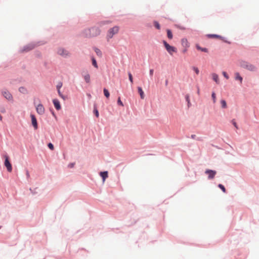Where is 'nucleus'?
Returning a JSON list of instances; mask_svg holds the SVG:
<instances>
[{"label": "nucleus", "instance_id": "38", "mask_svg": "<svg viewBox=\"0 0 259 259\" xmlns=\"http://www.w3.org/2000/svg\"><path fill=\"white\" fill-rule=\"evenodd\" d=\"M211 98L213 100V102L215 103L216 102V95L214 92H212Z\"/></svg>", "mask_w": 259, "mask_h": 259}, {"label": "nucleus", "instance_id": "31", "mask_svg": "<svg viewBox=\"0 0 259 259\" xmlns=\"http://www.w3.org/2000/svg\"><path fill=\"white\" fill-rule=\"evenodd\" d=\"M63 85V83L61 81H59L58 82L57 85H56V89L57 92L60 91L61 88H62Z\"/></svg>", "mask_w": 259, "mask_h": 259}, {"label": "nucleus", "instance_id": "4", "mask_svg": "<svg viewBox=\"0 0 259 259\" xmlns=\"http://www.w3.org/2000/svg\"><path fill=\"white\" fill-rule=\"evenodd\" d=\"M162 44L165 50L170 55H172L174 53L177 52V48L174 46L170 45L165 40H162Z\"/></svg>", "mask_w": 259, "mask_h": 259}, {"label": "nucleus", "instance_id": "40", "mask_svg": "<svg viewBox=\"0 0 259 259\" xmlns=\"http://www.w3.org/2000/svg\"><path fill=\"white\" fill-rule=\"evenodd\" d=\"M185 100L187 102V103L190 101V96L189 94H186L185 95Z\"/></svg>", "mask_w": 259, "mask_h": 259}, {"label": "nucleus", "instance_id": "54", "mask_svg": "<svg viewBox=\"0 0 259 259\" xmlns=\"http://www.w3.org/2000/svg\"><path fill=\"white\" fill-rule=\"evenodd\" d=\"M2 228V226L0 225V229Z\"/></svg>", "mask_w": 259, "mask_h": 259}, {"label": "nucleus", "instance_id": "13", "mask_svg": "<svg viewBox=\"0 0 259 259\" xmlns=\"http://www.w3.org/2000/svg\"><path fill=\"white\" fill-rule=\"evenodd\" d=\"M52 102H53V104L55 109L59 111L61 109V105L60 102L58 99H57V98L53 99L52 100Z\"/></svg>", "mask_w": 259, "mask_h": 259}, {"label": "nucleus", "instance_id": "49", "mask_svg": "<svg viewBox=\"0 0 259 259\" xmlns=\"http://www.w3.org/2000/svg\"><path fill=\"white\" fill-rule=\"evenodd\" d=\"M197 94H198V95L200 94V90H199V87H197Z\"/></svg>", "mask_w": 259, "mask_h": 259}, {"label": "nucleus", "instance_id": "46", "mask_svg": "<svg viewBox=\"0 0 259 259\" xmlns=\"http://www.w3.org/2000/svg\"><path fill=\"white\" fill-rule=\"evenodd\" d=\"M26 176H27V177L28 178L30 177V175H29V171L28 170H26Z\"/></svg>", "mask_w": 259, "mask_h": 259}, {"label": "nucleus", "instance_id": "24", "mask_svg": "<svg viewBox=\"0 0 259 259\" xmlns=\"http://www.w3.org/2000/svg\"><path fill=\"white\" fill-rule=\"evenodd\" d=\"M93 49L95 53H96L97 55L100 57H101L102 56V53L101 51L98 49V48L95 47L93 48Z\"/></svg>", "mask_w": 259, "mask_h": 259}, {"label": "nucleus", "instance_id": "18", "mask_svg": "<svg viewBox=\"0 0 259 259\" xmlns=\"http://www.w3.org/2000/svg\"><path fill=\"white\" fill-rule=\"evenodd\" d=\"M91 60L92 61V65L96 68H98V65L95 57L94 56H91Z\"/></svg>", "mask_w": 259, "mask_h": 259}, {"label": "nucleus", "instance_id": "22", "mask_svg": "<svg viewBox=\"0 0 259 259\" xmlns=\"http://www.w3.org/2000/svg\"><path fill=\"white\" fill-rule=\"evenodd\" d=\"M166 31L167 38L169 39H172L173 34L171 30L170 29H166Z\"/></svg>", "mask_w": 259, "mask_h": 259}, {"label": "nucleus", "instance_id": "39", "mask_svg": "<svg viewBox=\"0 0 259 259\" xmlns=\"http://www.w3.org/2000/svg\"><path fill=\"white\" fill-rule=\"evenodd\" d=\"M222 73L225 78L227 79L229 78V76L226 72L223 71Z\"/></svg>", "mask_w": 259, "mask_h": 259}, {"label": "nucleus", "instance_id": "16", "mask_svg": "<svg viewBox=\"0 0 259 259\" xmlns=\"http://www.w3.org/2000/svg\"><path fill=\"white\" fill-rule=\"evenodd\" d=\"M181 45L183 47L188 48L189 47V44L188 41V40L186 38H183L181 39Z\"/></svg>", "mask_w": 259, "mask_h": 259}, {"label": "nucleus", "instance_id": "20", "mask_svg": "<svg viewBox=\"0 0 259 259\" xmlns=\"http://www.w3.org/2000/svg\"><path fill=\"white\" fill-rule=\"evenodd\" d=\"M235 79L239 81L240 83H242L243 77L240 75L239 72H236L235 73Z\"/></svg>", "mask_w": 259, "mask_h": 259}, {"label": "nucleus", "instance_id": "1", "mask_svg": "<svg viewBox=\"0 0 259 259\" xmlns=\"http://www.w3.org/2000/svg\"><path fill=\"white\" fill-rule=\"evenodd\" d=\"M101 33V30L98 27L93 26L89 29H84L82 34L85 37L91 38L98 36Z\"/></svg>", "mask_w": 259, "mask_h": 259}, {"label": "nucleus", "instance_id": "5", "mask_svg": "<svg viewBox=\"0 0 259 259\" xmlns=\"http://www.w3.org/2000/svg\"><path fill=\"white\" fill-rule=\"evenodd\" d=\"M119 31V27L118 26H114V27L110 28L107 32V39L108 40L113 37V35L117 33Z\"/></svg>", "mask_w": 259, "mask_h": 259}, {"label": "nucleus", "instance_id": "11", "mask_svg": "<svg viewBox=\"0 0 259 259\" xmlns=\"http://www.w3.org/2000/svg\"><path fill=\"white\" fill-rule=\"evenodd\" d=\"M34 104L35 105V102ZM36 112L39 115H42L45 113V109L44 105L41 103H39L37 105H35Z\"/></svg>", "mask_w": 259, "mask_h": 259}, {"label": "nucleus", "instance_id": "9", "mask_svg": "<svg viewBox=\"0 0 259 259\" xmlns=\"http://www.w3.org/2000/svg\"><path fill=\"white\" fill-rule=\"evenodd\" d=\"M2 95L7 100L9 101H13V98L11 93L7 89L2 91Z\"/></svg>", "mask_w": 259, "mask_h": 259}, {"label": "nucleus", "instance_id": "29", "mask_svg": "<svg viewBox=\"0 0 259 259\" xmlns=\"http://www.w3.org/2000/svg\"><path fill=\"white\" fill-rule=\"evenodd\" d=\"M218 187L223 191V193H227V190H226V188L224 185H223L222 184H219L218 185Z\"/></svg>", "mask_w": 259, "mask_h": 259}, {"label": "nucleus", "instance_id": "14", "mask_svg": "<svg viewBox=\"0 0 259 259\" xmlns=\"http://www.w3.org/2000/svg\"><path fill=\"white\" fill-rule=\"evenodd\" d=\"M99 175L101 177L102 181L104 182L106 179L108 177V171H101L99 172Z\"/></svg>", "mask_w": 259, "mask_h": 259}, {"label": "nucleus", "instance_id": "21", "mask_svg": "<svg viewBox=\"0 0 259 259\" xmlns=\"http://www.w3.org/2000/svg\"><path fill=\"white\" fill-rule=\"evenodd\" d=\"M212 78L213 80L216 82V83H217V84L219 83V82H220L219 77V75L217 74H216L215 73H213L212 74Z\"/></svg>", "mask_w": 259, "mask_h": 259}, {"label": "nucleus", "instance_id": "35", "mask_svg": "<svg viewBox=\"0 0 259 259\" xmlns=\"http://www.w3.org/2000/svg\"><path fill=\"white\" fill-rule=\"evenodd\" d=\"M175 26L176 28H177L180 30H184L186 29V28L185 27L182 26L180 25V24H175Z\"/></svg>", "mask_w": 259, "mask_h": 259}, {"label": "nucleus", "instance_id": "37", "mask_svg": "<svg viewBox=\"0 0 259 259\" xmlns=\"http://www.w3.org/2000/svg\"><path fill=\"white\" fill-rule=\"evenodd\" d=\"M48 147L51 150H54V145L51 143L49 142L48 145Z\"/></svg>", "mask_w": 259, "mask_h": 259}, {"label": "nucleus", "instance_id": "2", "mask_svg": "<svg viewBox=\"0 0 259 259\" xmlns=\"http://www.w3.org/2000/svg\"><path fill=\"white\" fill-rule=\"evenodd\" d=\"M40 45V41L30 42L24 46L22 48L20 49V50H19V52L21 53L28 52L34 49L37 46H39Z\"/></svg>", "mask_w": 259, "mask_h": 259}, {"label": "nucleus", "instance_id": "19", "mask_svg": "<svg viewBox=\"0 0 259 259\" xmlns=\"http://www.w3.org/2000/svg\"><path fill=\"white\" fill-rule=\"evenodd\" d=\"M195 47L197 50H199V51H200L201 52H205V53L208 52V50L207 48L201 47L199 44H196Z\"/></svg>", "mask_w": 259, "mask_h": 259}, {"label": "nucleus", "instance_id": "3", "mask_svg": "<svg viewBox=\"0 0 259 259\" xmlns=\"http://www.w3.org/2000/svg\"><path fill=\"white\" fill-rule=\"evenodd\" d=\"M239 65L241 67L250 71H255L257 70V68L254 65L249 64L248 62L244 60H240L239 61Z\"/></svg>", "mask_w": 259, "mask_h": 259}, {"label": "nucleus", "instance_id": "6", "mask_svg": "<svg viewBox=\"0 0 259 259\" xmlns=\"http://www.w3.org/2000/svg\"><path fill=\"white\" fill-rule=\"evenodd\" d=\"M207 37L209 38H218L223 40L224 42L230 45L231 42L228 40L226 37L217 34H208L206 35Z\"/></svg>", "mask_w": 259, "mask_h": 259}, {"label": "nucleus", "instance_id": "36", "mask_svg": "<svg viewBox=\"0 0 259 259\" xmlns=\"http://www.w3.org/2000/svg\"><path fill=\"white\" fill-rule=\"evenodd\" d=\"M192 70L195 72L196 74H199V69L196 67V66H192Z\"/></svg>", "mask_w": 259, "mask_h": 259}, {"label": "nucleus", "instance_id": "23", "mask_svg": "<svg viewBox=\"0 0 259 259\" xmlns=\"http://www.w3.org/2000/svg\"><path fill=\"white\" fill-rule=\"evenodd\" d=\"M19 92L24 95H26L28 94L27 89L24 87H20L18 89Z\"/></svg>", "mask_w": 259, "mask_h": 259}, {"label": "nucleus", "instance_id": "42", "mask_svg": "<svg viewBox=\"0 0 259 259\" xmlns=\"http://www.w3.org/2000/svg\"><path fill=\"white\" fill-rule=\"evenodd\" d=\"M154 73V69H150L149 70V75L151 77L153 76Z\"/></svg>", "mask_w": 259, "mask_h": 259}, {"label": "nucleus", "instance_id": "52", "mask_svg": "<svg viewBox=\"0 0 259 259\" xmlns=\"http://www.w3.org/2000/svg\"><path fill=\"white\" fill-rule=\"evenodd\" d=\"M168 83V80H165V85H167Z\"/></svg>", "mask_w": 259, "mask_h": 259}, {"label": "nucleus", "instance_id": "45", "mask_svg": "<svg viewBox=\"0 0 259 259\" xmlns=\"http://www.w3.org/2000/svg\"><path fill=\"white\" fill-rule=\"evenodd\" d=\"M187 51V48H185L182 50V53H185Z\"/></svg>", "mask_w": 259, "mask_h": 259}, {"label": "nucleus", "instance_id": "26", "mask_svg": "<svg viewBox=\"0 0 259 259\" xmlns=\"http://www.w3.org/2000/svg\"><path fill=\"white\" fill-rule=\"evenodd\" d=\"M103 93H104V95L105 96V97L106 98H109V97H110V92H109L108 90L106 88H104L103 89Z\"/></svg>", "mask_w": 259, "mask_h": 259}, {"label": "nucleus", "instance_id": "47", "mask_svg": "<svg viewBox=\"0 0 259 259\" xmlns=\"http://www.w3.org/2000/svg\"><path fill=\"white\" fill-rule=\"evenodd\" d=\"M187 106L188 107H190L191 106V103L190 101L187 102Z\"/></svg>", "mask_w": 259, "mask_h": 259}, {"label": "nucleus", "instance_id": "15", "mask_svg": "<svg viewBox=\"0 0 259 259\" xmlns=\"http://www.w3.org/2000/svg\"><path fill=\"white\" fill-rule=\"evenodd\" d=\"M93 112L96 117L98 118L99 117V112L97 108V105L96 103L94 104Z\"/></svg>", "mask_w": 259, "mask_h": 259}, {"label": "nucleus", "instance_id": "17", "mask_svg": "<svg viewBox=\"0 0 259 259\" xmlns=\"http://www.w3.org/2000/svg\"><path fill=\"white\" fill-rule=\"evenodd\" d=\"M137 90H138V92L140 96V98L142 99H144L145 98V94H144V92L142 87H138Z\"/></svg>", "mask_w": 259, "mask_h": 259}, {"label": "nucleus", "instance_id": "30", "mask_svg": "<svg viewBox=\"0 0 259 259\" xmlns=\"http://www.w3.org/2000/svg\"><path fill=\"white\" fill-rule=\"evenodd\" d=\"M58 95L60 97H61L64 101L68 99V97L67 96L64 95L60 91L57 92Z\"/></svg>", "mask_w": 259, "mask_h": 259}, {"label": "nucleus", "instance_id": "7", "mask_svg": "<svg viewBox=\"0 0 259 259\" xmlns=\"http://www.w3.org/2000/svg\"><path fill=\"white\" fill-rule=\"evenodd\" d=\"M4 157L5 158L4 165L8 172H11L12 171V165L10 161V157L7 154H5Z\"/></svg>", "mask_w": 259, "mask_h": 259}, {"label": "nucleus", "instance_id": "25", "mask_svg": "<svg viewBox=\"0 0 259 259\" xmlns=\"http://www.w3.org/2000/svg\"><path fill=\"white\" fill-rule=\"evenodd\" d=\"M153 23L154 26L155 27V28L156 29H157V30L160 29V28H161L160 24L157 21L154 20Z\"/></svg>", "mask_w": 259, "mask_h": 259}, {"label": "nucleus", "instance_id": "48", "mask_svg": "<svg viewBox=\"0 0 259 259\" xmlns=\"http://www.w3.org/2000/svg\"><path fill=\"white\" fill-rule=\"evenodd\" d=\"M196 135H192L191 136V138L192 139H194L196 138Z\"/></svg>", "mask_w": 259, "mask_h": 259}, {"label": "nucleus", "instance_id": "43", "mask_svg": "<svg viewBox=\"0 0 259 259\" xmlns=\"http://www.w3.org/2000/svg\"><path fill=\"white\" fill-rule=\"evenodd\" d=\"M74 165H75L74 162H71L68 164V166L69 168H73L74 166Z\"/></svg>", "mask_w": 259, "mask_h": 259}, {"label": "nucleus", "instance_id": "34", "mask_svg": "<svg viewBox=\"0 0 259 259\" xmlns=\"http://www.w3.org/2000/svg\"><path fill=\"white\" fill-rule=\"evenodd\" d=\"M50 111L52 114V115H53V116L55 118V119H57V116L56 115V114L54 111V110L52 108H50Z\"/></svg>", "mask_w": 259, "mask_h": 259}, {"label": "nucleus", "instance_id": "12", "mask_svg": "<svg viewBox=\"0 0 259 259\" xmlns=\"http://www.w3.org/2000/svg\"><path fill=\"white\" fill-rule=\"evenodd\" d=\"M205 174L208 175V179L212 180L214 178L217 171L215 170L206 169L205 171Z\"/></svg>", "mask_w": 259, "mask_h": 259}, {"label": "nucleus", "instance_id": "32", "mask_svg": "<svg viewBox=\"0 0 259 259\" xmlns=\"http://www.w3.org/2000/svg\"><path fill=\"white\" fill-rule=\"evenodd\" d=\"M117 104L120 106H122V107L124 106V104H123L122 101L121 100L120 97H118L117 98Z\"/></svg>", "mask_w": 259, "mask_h": 259}, {"label": "nucleus", "instance_id": "33", "mask_svg": "<svg viewBox=\"0 0 259 259\" xmlns=\"http://www.w3.org/2000/svg\"><path fill=\"white\" fill-rule=\"evenodd\" d=\"M128 79L131 83L133 84L134 83L133 77L131 72H128Z\"/></svg>", "mask_w": 259, "mask_h": 259}, {"label": "nucleus", "instance_id": "28", "mask_svg": "<svg viewBox=\"0 0 259 259\" xmlns=\"http://www.w3.org/2000/svg\"><path fill=\"white\" fill-rule=\"evenodd\" d=\"M220 103L222 108L225 109L227 107V102L224 99H222L220 101Z\"/></svg>", "mask_w": 259, "mask_h": 259}, {"label": "nucleus", "instance_id": "53", "mask_svg": "<svg viewBox=\"0 0 259 259\" xmlns=\"http://www.w3.org/2000/svg\"><path fill=\"white\" fill-rule=\"evenodd\" d=\"M1 112H3V113H4V112H5V109H4V110H1Z\"/></svg>", "mask_w": 259, "mask_h": 259}, {"label": "nucleus", "instance_id": "41", "mask_svg": "<svg viewBox=\"0 0 259 259\" xmlns=\"http://www.w3.org/2000/svg\"><path fill=\"white\" fill-rule=\"evenodd\" d=\"M231 123L236 128H238L237 124L236 122L235 121V119H232L231 120Z\"/></svg>", "mask_w": 259, "mask_h": 259}, {"label": "nucleus", "instance_id": "27", "mask_svg": "<svg viewBox=\"0 0 259 259\" xmlns=\"http://www.w3.org/2000/svg\"><path fill=\"white\" fill-rule=\"evenodd\" d=\"M83 78L86 83H89L90 82V75L89 73L84 75Z\"/></svg>", "mask_w": 259, "mask_h": 259}, {"label": "nucleus", "instance_id": "50", "mask_svg": "<svg viewBox=\"0 0 259 259\" xmlns=\"http://www.w3.org/2000/svg\"><path fill=\"white\" fill-rule=\"evenodd\" d=\"M87 96L90 98H91V95L90 94H87Z\"/></svg>", "mask_w": 259, "mask_h": 259}, {"label": "nucleus", "instance_id": "8", "mask_svg": "<svg viewBox=\"0 0 259 259\" xmlns=\"http://www.w3.org/2000/svg\"><path fill=\"white\" fill-rule=\"evenodd\" d=\"M57 53L58 55L64 58H67L70 56V53L63 48H59L58 49Z\"/></svg>", "mask_w": 259, "mask_h": 259}, {"label": "nucleus", "instance_id": "10", "mask_svg": "<svg viewBox=\"0 0 259 259\" xmlns=\"http://www.w3.org/2000/svg\"><path fill=\"white\" fill-rule=\"evenodd\" d=\"M31 118V125L33 126L34 130H36L38 128V122L35 115L32 113L30 115Z\"/></svg>", "mask_w": 259, "mask_h": 259}, {"label": "nucleus", "instance_id": "44", "mask_svg": "<svg viewBox=\"0 0 259 259\" xmlns=\"http://www.w3.org/2000/svg\"><path fill=\"white\" fill-rule=\"evenodd\" d=\"M35 189H34V190H32V189H31V188H30V191L31 192V193H32V194H34L36 193V192L35 191Z\"/></svg>", "mask_w": 259, "mask_h": 259}, {"label": "nucleus", "instance_id": "51", "mask_svg": "<svg viewBox=\"0 0 259 259\" xmlns=\"http://www.w3.org/2000/svg\"><path fill=\"white\" fill-rule=\"evenodd\" d=\"M101 23L102 24H106V22L105 21H102L101 22Z\"/></svg>", "mask_w": 259, "mask_h": 259}]
</instances>
